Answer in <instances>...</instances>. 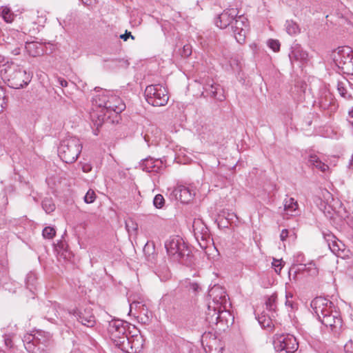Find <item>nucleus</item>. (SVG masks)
<instances>
[{
  "instance_id": "f257e3e1",
  "label": "nucleus",
  "mask_w": 353,
  "mask_h": 353,
  "mask_svg": "<svg viewBox=\"0 0 353 353\" xmlns=\"http://www.w3.org/2000/svg\"><path fill=\"white\" fill-rule=\"evenodd\" d=\"M310 306L319 320L332 332H336L342 327V319L336 311H333L334 305L332 301L321 296L314 298Z\"/></svg>"
},
{
  "instance_id": "f03ea898",
  "label": "nucleus",
  "mask_w": 353,
  "mask_h": 353,
  "mask_svg": "<svg viewBox=\"0 0 353 353\" xmlns=\"http://www.w3.org/2000/svg\"><path fill=\"white\" fill-rule=\"evenodd\" d=\"M0 74L8 86L14 89L27 86L32 79L29 72L14 63L7 62L0 66Z\"/></svg>"
},
{
  "instance_id": "7ed1b4c3",
  "label": "nucleus",
  "mask_w": 353,
  "mask_h": 353,
  "mask_svg": "<svg viewBox=\"0 0 353 353\" xmlns=\"http://www.w3.org/2000/svg\"><path fill=\"white\" fill-rule=\"evenodd\" d=\"M165 248L173 261L185 265H190L192 263L193 256L191 250L181 236H170L165 241Z\"/></svg>"
},
{
  "instance_id": "20e7f679",
  "label": "nucleus",
  "mask_w": 353,
  "mask_h": 353,
  "mask_svg": "<svg viewBox=\"0 0 353 353\" xmlns=\"http://www.w3.org/2000/svg\"><path fill=\"white\" fill-rule=\"evenodd\" d=\"M82 150V143L74 136H68L63 139L58 149L59 156L66 163H72L77 161Z\"/></svg>"
},
{
  "instance_id": "39448f33",
  "label": "nucleus",
  "mask_w": 353,
  "mask_h": 353,
  "mask_svg": "<svg viewBox=\"0 0 353 353\" xmlns=\"http://www.w3.org/2000/svg\"><path fill=\"white\" fill-rule=\"evenodd\" d=\"M109 94L108 93L96 96L92 101L93 111L90 113V118L93 125L97 130H99L103 125H105L110 116L106 117V107Z\"/></svg>"
},
{
  "instance_id": "423d86ee",
  "label": "nucleus",
  "mask_w": 353,
  "mask_h": 353,
  "mask_svg": "<svg viewBox=\"0 0 353 353\" xmlns=\"http://www.w3.org/2000/svg\"><path fill=\"white\" fill-rule=\"evenodd\" d=\"M336 65L343 74L353 75V50L348 46H341L332 54Z\"/></svg>"
},
{
  "instance_id": "0eeeda50",
  "label": "nucleus",
  "mask_w": 353,
  "mask_h": 353,
  "mask_svg": "<svg viewBox=\"0 0 353 353\" xmlns=\"http://www.w3.org/2000/svg\"><path fill=\"white\" fill-rule=\"evenodd\" d=\"M144 94L147 102L153 106H164L169 99L168 92L161 84L148 85Z\"/></svg>"
},
{
  "instance_id": "6e6552de",
  "label": "nucleus",
  "mask_w": 353,
  "mask_h": 353,
  "mask_svg": "<svg viewBox=\"0 0 353 353\" xmlns=\"http://www.w3.org/2000/svg\"><path fill=\"white\" fill-rule=\"evenodd\" d=\"M274 347L276 352L294 353L299 347L296 339L290 334H276L273 338Z\"/></svg>"
},
{
  "instance_id": "1a4fd4ad",
  "label": "nucleus",
  "mask_w": 353,
  "mask_h": 353,
  "mask_svg": "<svg viewBox=\"0 0 353 353\" xmlns=\"http://www.w3.org/2000/svg\"><path fill=\"white\" fill-rule=\"evenodd\" d=\"M30 336L34 353H43L52 345V336L48 332L39 330Z\"/></svg>"
},
{
  "instance_id": "9d476101",
  "label": "nucleus",
  "mask_w": 353,
  "mask_h": 353,
  "mask_svg": "<svg viewBox=\"0 0 353 353\" xmlns=\"http://www.w3.org/2000/svg\"><path fill=\"white\" fill-rule=\"evenodd\" d=\"M230 28L236 41L239 43H244L249 30L248 19L243 14H238Z\"/></svg>"
},
{
  "instance_id": "9b49d317",
  "label": "nucleus",
  "mask_w": 353,
  "mask_h": 353,
  "mask_svg": "<svg viewBox=\"0 0 353 353\" xmlns=\"http://www.w3.org/2000/svg\"><path fill=\"white\" fill-rule=\"evenodd\" d=\"M128 328L129 324L122 320L114 319L110 321L108 332L114 344L121 341L123 337L125 339L128 336L127 334Z\"/></svg>"
},
{
  "instance_id": "f8f14e48",
  "label": "nucleus",
  "mask_w": 353,
  "mask_h": 353,
  "mask_svg": "<svg viewBox=\"0 0 353 353\" xmlns=\"http://www.w3.org/2000/svg\"><path fill=\"white\" fill-rule=\"evenodd\" d=\"M203 88L201 95L205 98H214L219 101H223L225 99L222 87L215 83L213 79H208L203 84Z\"/></svg>"
},
{
  "instance_id": "ddd939ff",
  "label": "nucleus",
  "mask_w": 353,
  "mask_h": 353,
  "mask_svg": "<svg viewBox=\"0 0 353 353\" xmlns=\"http://www.w3.org/2000/svg\"><path fill=\"white\" fill-rule=\"evenodd\" d=\"M239 11L236 8H227L224 10L215 19V24L221 29H225L232 26Z\"/></svg>"
},
{
  "instance_id": "4468645a",
  "label": "nucleus",
  "mask_w": 353,
  "mask_h": 353,
  "mask_svg": "<svg viewBox=\"0 0 353 353\" xmlns=\"http://www.w3.org/2000/svg\"><path fill=\"white\" fill-rule=\"evenodd\" d=\"M209 296L212 299L210 303L214 308L221 307L226 310L228 303L227 294L223 288L219 285H214L209 291Z\"/></svg>"
},
{
  "instance_id": "2eb2a0df",
  "label": "nucleus",
  "mask_w": 353,
  "mask_h": 353,
  "mask_svg": "<svg viewBox=\"0 0 353 353\" xmlns=\"http://www.w3.org/2000/svg\"><path fill=\"white\" fill-rule=\"evenodd\" d=\"M69 313L76 317L77 321L83 325L93 327L96 324L95 317L90 308H86L83 310L77 308L72 309L69 311Z\"/></svg>"
},
{
  "instance_id": "dca6fc26",
  "label": "nucleus",
  "mask_w": 353,
  "mask_h": 353,
  "mask_svg": "<svg viewBox=\"0 0 353 353\" xmlns=\"http://www.w3.org/2000/svg\"><path fill=\"white\" fill-rule=\"evenodd\" d=\"M201 344L206 353H221L222 348L216 347V338L211 332L204 333L202 335Z\"/></svg>"
},
{
  "instance_id": "f3484780",
  "label": "nucleus",
  "mask_w": 353,
  "mask_h": 353,
  "mask_svg": "<svg viewBox=\"0 0 353 353\" xmlns=\"http://www.w3.org/2000/svg\"><path fill=\"white\" fill-rule=\"evenodd\" d=\"M223 312H227L226 310L221 307L214 308L212 305L209 303L208 312L206 314V321L209 323L210 326H217L219 323H223L222 314Z\"/></svg>"
},
{
  "instance_id": "a211bd4d",
  "label": "nucleus",
  "mask_w": 353,
  "mask_h": 353,
  "mask_svg": "<svg viewBox=\"0 0 353 353\" xmlns=\"http://www.w3.org/2000/svg\"><path fill=\"white\" fill-rule=\"evenodd\" d=\"M140 167L145 172L159 173L163 168V162L159 159L149 157L141 161Z\"/></svg>"
},
{
  "instance_id": "6ab92c4d",
  "label": "nucleus",
  "mask_w": 353,
  "mask_h": 353,
  "mask_svg": "<svg viewBox=\"0 0 353 353\" xmlns=\"http://www.w3.org/2000/svg\"><path fill=\"white\" fill-rule=\"evenodd\" d=\"M308 54L303 50L300 44L294 42L291 47L289 58L292 63L294 61L304 62L307 61Z\"/></svg>"
},
{
  "instance_id": "aec40b11",
  "label": "nucleus",
  "mask_w": 353,
  "mask_h": 353,
  "mask_svg": "<svg viewBox=\"0 0 353 353\" xmlns=\"http://www.w3.org/2000/svg\"><path fill=\"white\" fill-rule=\"evenodd\" d=\"M125 108V103L121 99L115 95H110L108 100V106L106 107V112H114L117 114L121 113Z\"/></svg>"
},
{
  "instance_id": "412c9836",
  "label": "nucleus",
  "mask_w": 353,
  "mask_h": 353,
  "mask_svg": "<svg viewBox=\"0 0 353 353\" xmlns=\"http://www.w3.org/2000/svg\"><path fill=\"white\" fill-rule=\"evenodd\" d=\"M192 227L196 240H199V238H209L211 236L209 228L201 219L194 220Z\"/></svg>"
},
{
  "instance_id": "4be33fe9",
  "label": "nucleus",
  "mask_w": 353,
  "mask_h": 353,
  "mask_svg": "<svg viewBox=\"0 0 353 353\" xmlns=\"http://www.w3.org/2000/svg\"><path fill=\"white\" fill-rule=\"evenodd\" d=\"M174 192L176 196H178L180 201L183 203H188L193 199L195 194L194 192L184 185L178 186L175 189Z\"/></svg>"
},
{
  "instance_id": "5701e85b",
  "label": "nucleus",
  "mask_w": 353,
  "mask_h": 353,
  "mask_svg": "<svg viewBox=\"0 0 353 353\" xmlns=\"http://www.w3.org/2000/svg\"><path fill=\"white\" fill-rule=\"evenodd\" d=\"M131 341V353L139 352L143 346V339L139 334H134L130 336Z\"/></svg>"
},
{
  "instance_id": "b1692460",
  "label": "nucleus",
  "mask_w": 353,
  "mask_h": 353,
  "mask_svg": "<svg viewBox=\"0 0 353 353\" xmlns=\"http://www.w3.org/2000/svg\"><path fill=\"white\" fill-rule=\"evenodd\" d=\"M26 49L29 54L32 57H37L43 53V50L41 44L37 42H27L26 44Z\"/></svg>"
},
{
  "instance_id": "393cba45",
  "label": "nucleus",
  "mask_w": 353,
  "mask_h": 353,
  "mask_svg": "<svg viewBox=\"0 0 353 353\" xmlns=\"http://www.w3.org/2000/svg\"><path fill=\"white\" fill-rule=\"evenodd\" d=\"M37 281V277L35 273L30 272L27 274L25 281L26 287L32 294L34 293V291L36 290Z\"/></svg>"
},
{
  "instance_id": "a878e982",
  "label": "nucleus",
  "mask_w": 353,
  "mask_h": 353,
  "mask_svg": "<svg viewBox=\"0 0 353 353\" xmlns=\"http://www.w3.org/2000/svg\"><path fill=\"white\" fill-rule=\"evenodd\" d=\"M287 33L291 36H295L300 33L299 26L293 20H287L285 23Z\"/></svg>"
},
{
  "instance_id": "bb28decb",
  "label": "nucleus",
  "mask_w": 353,
  "mask_h": 353,
  "mask_svg": "<svg viewBox=\"0 0 353 353\" xmlns=\"http://www.w3.org/2000/svg\"><path fill=\"white\" fill-rule=\"evenodd\" d=\"M308 162L311 165L320 169L321 171H325L328 168V166L323 163L318 156L314 154H310Z\"/></svg>"
},
{
  "instance_id": "cd10ccee",
  "label": "nucleus",
  "mask_w": 353,
  "mask_h": 353,
  "mask_svg": "<svg viewBox=\"0 0 353 353\" xmlns=\"http://www.w3.org/2000/svg\"><path fill=\"white\" fill-rule=\"evenodd\" d=\"M46 307V308H48L46 312L48 318L49 319H53L54 317H57L59 313L58 310L60 307L59 303L56 302L52 303L51 301H49Z\"/></svg>"
},
{
  "instance_id": "c85d7f7f",
  "label": "nucleus",
  "mask_w": 353,
  "mask_h": 353,
  "mask_svg": "<svg viewBox=\"0 0 353 353\" xmlns=\"http://www.w3.org/2000/svg\"><path fill=\"white\" fill-rule=\"evenodd\" d=\"M298 203L294 198L285 199L284 200V210L288 213H293L298 209Z\"/></svg>"
},
{
  "instance_id": "c756f323",
  "label": "nucleus",
  "mask_w": 353,
  "mask_h": 353,
  "mask_svg": "<svg viewBox=\"0 0 353 353\" xmlns=\"http://www.w3.org/2000/svg\"><path fill=\"white\" fill-rule=\"evenodd\" d=\"M350 82L347 80H345L343 81H338L337 83V90L340 95L345 99H348L351 97V94H349L347 91L346 86L349 85Z\"/></svg>"
},
{
  "instance_id": "7c9ffc66",
  "label": "nucleus",
  "mask_w": 353,
  "mask_h": 353,
  "mask_svg": "<svg viewBox=\"0 0 353 353\" xmlns=\"http://www.w3.org/2000/svg\"><path fill=\"white\" fill-rule=\"evenodd\" d=\"M42 208L47 214H50L54 211L56 207L51 198H45L42 201Z\"/></svg>"
},
{
  "instance_id": "2f4dec72",
  "label": "nucleus",
  "mask_w": 353,
  "mask_h": 353,
  "mask_svg": "<svg viewBox=\"0 0 353 353\" xmlns=\"http://www.w3.org/2000/svg\"><path fill=\"white\" fill-rule=\"evenodd\" d=\"M277 299L276 294H273L270 296L265 301L266 309L269 311H275L276 310V302Z\"/></svg>"
},
{
  "instance_id": "473e14b6",
  "label": "nucleus",
  "mask_w": 353,
  "mask_h": 353,
  "mask_svg": "<svg viewBox=\"0 0 353 353\" xmlns=\"http://www.w3.org/2000/svg\"><path fill=\"white\" fill-rule=\"evenodd\" d=\"M257 320L259 323L263 327H270L272 324V320L269 316H267L265 314H261L257 317Z\"/></svg>"
},
{
  "instance_id": "72a5a7b5",
  "label": "nucleus",
  "mask_w": 353,
  "mask_h": 353,
  "mask_svg": "<svg viewBox=\"0 0 353 353\" xmlns=\"http://www.w3.org/2000/svg\"><path fill=\"white\" fill-rule=\"evenodd\" d=\"M303 268H299V271H305L307 270L311 275H315L317 274L318 271L315 266V263L313 262L309 263L307 265H302Z\"/></svg>"
},
{
  "instance_id": "f704fd0d",
  "label": "nucleus",
  "mask_w": 353,
  "mask_h": 353,
  "mask_svg": "<svg viewBox=\"0 0 353 353\" xmlns=\"http://www.w3.org/2000/svg\"><path fill=\"white\" fill-rule=\"evenodd\" d=\"M153 205L156 208L161 209L165 205V199L161 194H157L153 199Z\"/></svg>"
},
{
  "instance_id": "c9c22d12",
  "label": "nucleus",
  "mask_w": 353,
  "mask_h": 353,
  "mask_svg": "<svg viewBox=\"0 0 353 353\" xmlns=\"http://www.w3.org/2000/svg\"><path fill=\"white\" fill-rule=\"evenodd\" d=\"M56 234V231L54 228L48 226L44 228L42 232V235L43 238L48 239H52Z\"/></svg>"
},
{
  "instance_id": "e433bc0d",
  "label": "nucleus",
  "mask_w": 353,
  "mask_h": 353,
  "mask_svg": "<svg viewBox=\"0 0 353 353\" xmlns=\"http://www.w3.org/2000/svg\"><path fill=\"white\" fill-rule=\"evenodd\" d=\"M8 274V261L0 258V280Z\"/></svg>"
},
{
  "instance_id": "4c0bfd02",
  "label": "nucleus",
  "mask_w": 353,
  "mask_h": 353,
  "mask_svg": "<svg viewBox=\"0 0 353 353\" xmlns=\"http://www.w3.org/2000/svg\"><path fill=\"white\" fill-rule=\"evenodd\" d=\"M7 100L8 99L6 94V92L2 88V87L0 86V112H2L3 109L6 108Z\"/></svg>"
},
{
  "instance_id": "58836bf2",
  "label": "nucleus",
  "mask_w": 353,
  "mask_h": 353,
  "mask_svg": "<svg viewBox=\"0 0 353 353\" xmlns=\"http://www.w3.org/2000/svg\"><path fill=\"white\" fill-rule=\"evenodd\" d=\"M96 194L92 189L88 190L85 195L84 196V201L86 203H92L95 201Z\"/></svg>"
},
{
  "instance_id": "ea45409f",
  "label": "nucleus",
  "mask_w": 353,
  "mask_h": 353,
  "mask_svg": "<svg viewBox=\"0 0 353 353\" xmlns=\"http://www.w3.org/2000/svg\"><path fill=\"white\" fill-rule=\"evenodd\" d=\"M2 17L7 23H10L14 19V15L9 9H3L2 11Z\"/></svg>"
},
{
  "instance_id": "a19ab883",
  "label": "nucleus",
  "mask_w": 353,
  "mask_h": 353,
  "mask_svg": "<svg viewBox=\"0 0 353 353\" xmlns=\"http://www.w3.org/2000/svg\"><path fill=\"white\" fill-rule=\"evenodd\" d=\"M268 45L274 52H279L280 50L281 44L279 40L269 39Z\"/></svg>"
},
{
  "instance_id": "79ce46f5",
  "label": "nucleus",
  "mask_w": 353,
  "mask_h": 353,
  "mask_svg": "<svg viewBox=\"0 0 353 353\" xmlns=\"http://www.w3.org/2000/svg\"><path fill=\"white\" fill-rule=\"evenodd\" d=\"M285 298L286 301L285 304L287 307H290L292 310L297 309V304L290 300V299L292 298L291 293L286 292Z\"/></svg>"
},
{
  "instance_id": "37998d69",
  "label": "nucleus",
  "mask_w": 353,
  "mask_h": 353,
  "mask_svg": "<svg viewBox=\"0 0 353 353\" xmlns=\"http://www.w3.org/2000/svg\"><path fill=\"white\" fill-rule=\"evenodd\" d=\"M212 240V239H211V236H210L209 238H206V239L199 238V239L196 240V241H197L200 248L202 250H205L208 247V243Z\"/></svg>"
},
{
  "instance_id": "c03bdc74",
  "label": "nucleus",
  "mask_w": 353,
  "mask_h": 353,
  "mask_svg": "<svg viewBox=\"0 0 353 353\" xmlns=\"http://www.w3.org/2000/svg\"><path fill=\"white\" fill-rule=\"evenodd\" d=\"M144 303L142 301H134L130 305V312H132L133 309L139 310L143 306Z\"/></svg>"
},
{
  "instance_id": "a18cd8bd",
  "label": "nucleus",
  "mask_w": 353,
  "mask_h": 353,
  "mask_svg": "<svg viewBox=\"0 0 353 353\" xmlns=\"http://www.w3.org/2000/svg\"><path fill=\"white\" fill-rule=\"evenodd\" d=\"M344 350L346 353H353V341L352 340L345 343Z\"/></svg>"
},
{
  "instance_id": "49530a36",
  "label": "nucleus",
  "mask_w": 353,
  "mask_h": 353,
  "mask_svg": "<svg viewBox=\"0 0 353 353\" xmlns=\"http://www.w3.org/2000/svg\"><path fill=\"white\" fill-rule=\"evenodd\" d=\"M189 289L190 290H192L193 292L197 293L201 290V288L197 283L193 282V283H190Z\"/></svg>"
},
{
  "instance_id": "de8ad7c7",
  "label": "nucleus",
  "mask_w": 353,
  "mask_h": 353,
  "mask_svg": "<svg viewBox=\"0 0 353 353\" xmlns=\"http://www.w3.org/2000/svg\"><path fill=\"white\" fill-rule=\"evenodd\" d=\"M319 105L320 106L323 108V109H326L327 108H328V106L331 104V99L330 100H323V99L321 97L319 99Z\"/></svg>"
},
{
  "instance_id": "09e8293b",
  "label": "nucleus",
  "mask_w": 353,
  "mask_h": 353,
  "mask_svg": "<svg viewBox=\"0 0 353 353\" xmlns=\"http://www.w3.org/2000/svg\"><path fill=\"white\" fill-rule=\"evenodd\" d=\"M272 265L275 268V272H279L281 270V260H274L272 262Z\"/></svg>"
},
{
  "instance_id": "8fccbe9b",
  "label": "nucleus",
  "mask_w": 353,
  "mask_h": 353,
  "mask_svg": "<svg viewBox=\"0 0 353 353\" xmlns=\"http://www.w3.org/2000/svg\"><path fill=\"white\" fill-rule=\"evenodd\" d=\"M125 227L128 232L132 229V230H137V225L134 224L133 221H130V222L125 223Z\"/></svg>"
},
{
  "instance_id": "3c124183",
  "label": "nucleus",
  "mask_w": 353,
  "mask_h": 353,
  "mask_svg": "<svg viewBox=\"0 0 353 353\" xmlns=\"http://www.w3.org/2000/svg\"><path fill=\"white\" fill-rule=\"evenodd\" d=\"M130 37H131L132 39H134V37L132 35L131 32H128L127 30L125 31V32L124 34L120 35V38L121 39H123V41H127L128 39H129Z\"/></svg>"
},
{
  "instance_id": "603ef678",
  "label": "nucleus",
  "mask_w": 353,
  "mask_h": 353,
  "mask_svg": "<svg viewBox=\"0 0 353 353\" xmlns=\"http://www.w3.org/2000/svg\"><path fill=\"white\" fill-rule=\"evenodd\" d=\"M57 83L63 88H65V87H67L68 86V81L63 79V78H61V77H58L57 79Z\"/></svg>"
},
{
  "instance_id": "864d4df0",
  "label": "nucleus",
  "mask_w": 353,
  "mask_h": 353,
  "mask_svg": "<svg viewBox=\"0 0 353 353\" xmlns=\"http://www.w3.org/2000/svg\"><path fill=\"white\" fill-rule=\"evenodd\" d=\"M139 314H143L147 318H148V309L147 306L144 304L143 306L139 310Z\"/></svg>"
},
{
  "instance_id": "5fc2aeb1",
  "label": "nucleus",
  "mask_w": 353,
  "mask_h": 353,
  "mask_svg": "<svg viewBox=\"0 0 353 353\" xmlns=\"http://www.w3.org/2000/svg\"><path fill=\"white\" fill-rule=\"evenodd\" d=\"M288 236V230L287 229L282 230L281 234H280V239L282 241H284L286 240L287 237Z\"/></svg>"
},
{
  "instance_id": "6e6d98bb",
  "label": "nucleus",
  "mask_w": 353,
  "mask_h": 353,
  "mask_svg": "<svg viewBox=\"0 0 353 353\" xmlns=\"http://www.w3.org/2000/svg\"><path fill=\"white\" fill-rule=\"evenodd\" d=\"M117 61L119 63V65L121 67L127 68L129 65V62L128 60L119 59L117 60Z\"/></svg>"
},
{
  "instance_id": "4d7b16f0",
  "label": "nucleus",
  "mask_w": 353,
  "mask_h": 353,
  "mask_svg": "<svg viewBox=\"0 0 353 353\" xmlns=\"http://www.w3.org/2000/svg\"><path fill=\"white\" fill-rule=\"evenodd\" d=\"M332 252H335L339 250V248L337 243L335 241H332V245L330 243L328 244Z\"/></svg>"
},
{
  "instance_id": "13d9d810",
  "label": "nucleus",
  "mask_w": 353,
  "mask_h": 353,
  "mask_svg": "<svg viewBox=\"0 0 353 353\" xmlns=\"http://www.w3.org/2000/svg\"><path fill=\"white\" fill-rule=\"evenodd\" d=\"M5 345L7 347L11 348L13 345L12 341L10 338L6 337L4 339Z\"/></svg>"
},
{
  "instance_id": "bf43d9fd",
  "label": "nucleus",
  "mask_w": 353,
  "mask_h": 353,
  "mask_svg": "<svg viewBox=\"0 0 353 353\" xmlns=\"http://www.w3.org/2000/svg\"><path fill=\"white\" fill-rule=\"evenodd\" d=\"M348 123L353 127V108L349 111Z\"/></svg>"
},
{
  "instance_id": "052dcab7",
  "label": "nucleus",
  "mask_w": 353,
  "mask_h": 353,
  "mask_svg": "<svg viewBox=\"0 0 353 353\" xmlns=\"http://www.w3.org/2000/svg\"><path fill=\"white\" fill-rule=\"evenodd\" d=\"M91 170H92V167L89 164H84L82 166V170L84 172H89L90 171H91Z\"/></svg>"
},
{
  "instance_id": "680f3d73",
  "label": "nucleus",
  "mask_w": 353,
  "mask_h": 353,
  "mask_svg": "<svg viewBox=\"0 0 353 353\" xmlns=\"http://www.w3.org/2000/svg\"><path fill=\"white\" fill-rule=\"evenodd\" d=\"M183 50L185 55L188 56L191 54V51L188 46H185Z\"/></svg>"
},
{
  "instance_id": "e2e57ef3",
  "label": "nucleus",
  "mask_w": 353,
  "mask_h": 353,
  "mask_svg": "<svg viewBox=\"0 0 353 353\" xmlns=\"http://www.w3.org/2000/svg\"><path fill=\"white\" fill-rule=\"evenodd\" d=\"M223 216H225V219H228V220L232 219V218L231 216H234V214L233 213H232V214L228 213V216H225V212H223Z\"/></svg>"
},
{
  "instance_id": "0e129e2a",
  "label": "nucleus",
  "mask_w": 353,
  "mask_h": 353,
  "mask_svg": "<svg viewBox=\"0 0 353 353\" xmlns=\"http://www.w3.org/2000/svg\"><path fill=\"white\" fill-rule=\"evenodd\" d=\"M57 245L59 246V248H61V249H62V248H63V245H63V243L62 241H60V242H59V243H57Z\"/></svg>"
},
{
  "instance_id": "69168bd1",
  "label": "nucleus",
  "mask_w": 353,
  "mask_h": 353,
  "mask_svg": "<svg viewBox=\"0 0 353 353\" xmlns=\"http://www.w3.org/2000/svg\"><path fill=\"white\" fill-rule=\"evenodd\" d=\"M144 139L146 142L148 143L149 141V138H148V135L147 134H145V136H144Z\"/></svg>"
},
{
  "instance_id": "338daca9",
  "label": "nucleus",
  "mask_w": 353,
  "mask_h": 353,
  "mask_svg": "<svg viewBox=\"0 0 353 353\" xmlns=\"http://www.w3.org/2000/svg\"><path fill=\"white\" fill-rule=\"evenodd\" d=\"M81 1L84 4H86V5H87V4H88V1L89 0H81Z\"/></svg>"
},
{
  "instance_id": "774afa93",
  "label": "nucleus",
  "mask_w": 353,
  "mask_h": 353,
  "mask_svg": "<svg viewBox=\"0 0 353 353\" xmlns=\"http://www.w3.org/2000/svg\"><path fill=\"white\" fill-rule=\"evenodd\" d=\"M327 237H328V239H327V241H330V238H331V237H333V236L328 234V235H327Z\"/></svg>"
}]
</instances>
